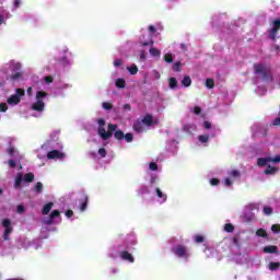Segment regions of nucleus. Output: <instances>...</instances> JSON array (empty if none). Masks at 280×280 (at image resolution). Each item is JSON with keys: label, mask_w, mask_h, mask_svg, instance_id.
I'll use <instances>...</instances> for the list:
<instances>
[{"label": "nucleus", "mask_w": 280, "mask_h": 280, "mask_svg": "<svg viewBox=\"0 0 280 280\" xmlns=\"http://www.w3.org/2000/svg\"><path fill=\"white\" fill-rule=\"evenodd\" d=\"M44 82L45 84H51V82H54V77H44Z\"/></svg>", "instance_id": "3c124183"}, {"label": "nucleus", "mask_w": 280, "mask_h": 280, "mask_svg": "<svg viewBox=\"0 0 280 280\" xmlns=\"http://www.w3.org/2000/svg\"><path fill=\"white\" fill-rule=\"evenodd\" d=\"M280 264L279 262H270L269 264V269L270 270H277L279 268Z\"/></svg>", "instance_id": "49530a36"}, {"label": "nucleus", "mask_w": 280, "mask_h": 280, "mask_svg": "<svg viewBox=\"0 0 280 280\" xmlns=\"http://www.w3.org/2000/svg\"><path fill=\"white\" fill-rule=\"evenodd\" d=\"M102 106H103L104 110H110V109H113V104H110V103H108V102H104V103L102 104Z\"/></svg>", "instance_id": "c03bdc74"}, {"label": "nucleus", "mask_w": 280, "mask_h": 280, "mask_svg": "<svg viewBox=\"0 0 280 280\" xmlns=\"http://www.w3.org/2000/svg\"><path fill=\"white\" fill-rule=\"evenodd\" d=\"M215 138V132L210 131V133H201L197 137L198 148H209L211 139Z\"/></svg>", "instance_id": "4468645a"}, {"label": "nucleus", "mask_w": 280, "mask_h": 280, "mask_svg": "<svg viewBox=\"0 0 280 280\" xmlns=\"http://www.w3.org/2000/svg\"><path fill=\"white\" fill-rule=\"evenodd\" d=\"M33 91H34V90H33L32 88H28V89H27L26 93H27L28 97H32Z\"/></svg>", "instance_id": "338daca9"}, {"label": "nucleus", "mask_w": 280, "mask_h": 280, "mask_svg": "<svg viewBox=\"0 0 280 280\" xmlns=\"http://www.w3.org/2000/svg\"><path fill=\"white\" fill-rule=\"evenodd\" d=\"M240 178V171L232 170L228 172V177L223 179V185L225 187H232L234 180H237Z\"/></svg>", "instance_id": "dca6fc26"}, {"label": "nucleus", "mask_w": 280, "mask_h": 280, "mask_svg": "<svg viewBox=\"0 0 280 280\" xmlns=\"http://www.w3.org/2000/svg\"><path fill=\"white\" fill-rule=\"evenodd\" d=\"M140 121L144 124L147 128H150V126H154V124H156L154 117H152L150 114H147Z\"/></svg>", "instance_id": "412c9836"}, {"label": "nucleus", "mask_w": 280, "mask_h": 280, "mask_svg": "<svg viewBox=\"0 0 280 280\" xmlns=\"http://www.w3.org/2000/svg\"><path fill=\"white\" fill-rule=\"evenodd\" d=\"M194 240L196 244H202V242H205V237L202 235H195Z\"/></svg>", "instance_id": "58836bf2"}, {"label": "nucleus", "mask_w": 280, "mask_h": 280, "mask_svg": "<svg viewBox=\"0 0 280 280\" xmlns=\"http://www.w3.org/2000/svg\"><path fill=\"white\" fill-rule=\"evenodd\" d=\"M19 8H21V0H13L12 11L14 12L15 10H19Z\"/></svg>", "instance_id": "37998d69"}, {"label": "nucleus", "mask_w": 280, "mask_h": 280, "mask_svg": "<svg viewBox=\"0 0 280 280\" xmlns=\"http://www.w3.org/2000/svg\"><path fill=\"white\" fill-rule=\"evenodd\" d=\"M271 231L272 233H280V224H273Z\"/></svg>", "instance_id": "09e8293b"}, {"label": "nucleus", "mask_w": 280, "mask_h": 280, "mask_svg": "<svg viewBox=\"0 0 280 280\" xmlns=\"http://www.w3.org/2000/svg\"><path fill=\"white\" fill-rule=\"evenodd\" d=\"M174 257L183 261L184 264H187L189 259H191V249L187 247V245L183 244H176L171 249Z\"/></svg>", "instance_id": "1a4fd4ad"}, {"label": "nucleus", "mask_w": 280, "mask_h": 280, "mask_svg": "<svg viewBox=\"0 0 280 280\" xmlns=\"http://www.w3.org/2000/svg\"><path fill=\"white\" fill-rule=\"evenodd\" d=\"M61 54H63V56H67V54H69V48L67 46H65L62 49H61Z\"/></svg>", "instance_id": "e2e57ef3"}, {"label": "nucleus", "mask_w": 280, "mask_h": 280, "mask_svg": "<svg viewBox=\"0 0 280 280\" xmlns=\"http://www.w3.org/2000/svg\"><path fill=\"white\" fill-rule=\"evenodd\" d=\"M168 84H170V89H175L178 84V81L176 80V78H171L168 80Z\"/></svg>", "instance_id": "72a5a7b5"}, {"label": "nucleus", "mask_w": 280, "mask_h": 280, "mask_svg": "<svg viewBox=\"0 0 280 280\" xmlns=\"http://www.w3.org/2000/svg\"><path fill=\"white\" fill-rule=\"evenodd\" d=\"M265 215H272V209L268 206H265L262 209Z\"/></svg>", "instance_id": "79ce46f5"}, {"label": "nucleus", "mask_w": 280, "mask_h": 280, "mask_svg": "<svg viewBox=\"0 0 280 280\" xmlns=\"http://www.w3.org/2000/svg\"><path fill=\"white\" fill-rule=\"evenodd\" d=\"M90 154L94 161H100V159H104L106 156V149L101 148L97 153L91 152Z\"/></svg>", "instance_id": "4be33fe9"}, {"label": "nucleus", "mask_w": 280, "mask_h": 280, "mask_svg": "<svg viewBox=\"0 0 280 280\" xmlns=\"http://www.w3.org/2000/svg\"><path fill=\"white\" fill-rule=\"evenodd\" d=\"M223 229L225 233H233V231H235V226H233L231 223L225 224Z\"/></svg>", "instance_id": "2f4dec72"}, {"label": "nucleus", "mask_w": 280, "mask_h": 280, "mask_svg": "<svg viewBox=\"0 0 280 280\" xmlns=\"http://www.w3.org/2000/svg\"><path fill=\"white\" fill-rule=\"evenodd\" d=\"M278 248L277 246H266L264 248V253H277Z\"/></svg>", "instance_id": "473e14b6"}, {"label": "nucleus", "mask_w": 280, "mask_h": 280, "mask_svg": "<svg viewBox=\"0 0 280 280\" xmlns=\"http://www.w3.org/2000/svg\"><path fill=\"white\" fill-rule=\"evenodd\" d=\"M147 128L148 127L141 120H137L133 124V130L138 133L145 132Z\"/></svg>", "instance_id": "5701e85b"}, {"label": "nucleus", "mask_w": 280, "mask_h": 280, "mask_svg": "<svg viewBox=\"0 0 280 280\" xmlns=\"http://www.w3.org/2000/svg\"><path fill=\"white\" fill-rule=\"evenodd\" d=\"M149 170H151V172H156V170H159V164H156V162H151L149 164Z\"/></svg>", "instance_id": "4c0bfd02"}, {"label": "nucleus", "mask_w": 280, "mask_h": 280, "mask_svg": "<svg viewBox=\"0 0 280 280\" xmlns=\"http://www.w3.org/2000/svg\"><path fill=\"white\" fill-rule=\"evenodd\" d=\"M122 65H124V60H121V59L114 60V67H121Z\"/></svg>", "instance_id": "5fc2aeb1"}, {"label": "nucleus", "mask_w": 280, "mask_h": 280, "mask_svg": "<svg viewBox=\"0 0 280 280\" xmlns=\"http://www.w3.org/2000/svg\"><path fill=\"white\" fill-rule=\"evenodd\" d=\"M110 272H112V275H117V272H119V269L113 268Z\"/></svg>", "instance_id": "774afa93"}, {"label": "nucleus", "mask_w": 280, "mask_h": 280, "mask_svg": "<svg viewBox=\"0 0 280 280\" xmlns=\"http://www.w3.org/2000/svg\"><path fill=\"white\" fill-rule=\"evenodd\" d=\"M23 63L18 60H10L0 68V93L5 95L10 93L16 83L23 80Z\"/></svg>", "instance_id": "f257e3e1"}, {"label": "nucleus", "mask_w": 280, "mask_h": 280, "mask_svg": "<svg viewBox=\"0 0 280 280\" xmlns=\"http://www.w3.org/2000/svg\"><path fill=\"white\" fill-rule=\"evenodd\" d=\"M206 86H207V89H213V86H215V83L213 82L212 79H207Z\"/></svg>", "instance_id": "e433bc0d"}, {"label": "nucleus", "mask_w": 280, "mask_h": 280, "mask_svg": "<svg viewBox=\"0 0 280 280\" xmlns=\"http://www.w3.org/2000/svg\"><path fill=\"white\" fill-rule=\"evenodd\" d=\"M145 180H148V183H149V186H147V187H154V185H156L159 183V175L152 174V175H150L149 179L147 177Z\"/></svg>", "instance_id": "b1692460"}, {"label": "nucleus", "mask_w": 280, "mask_h": 280, "mask_svg": "<svg viewBox=\"0 0 280 280\" xmlns=\"http://www.w3.org/2000/svg\"><path fill=\"white\" fill-rule=\"evenodd\" d=\"M215 253V250H213L212 248H206L205 254L207 255V257H213V254Z\"/></svg>", "instance_id": "a18cd8bd"}, {"label": "nucleus", "mask_w": 280, "mask_h": 280, "mask_svg": "<svg viewBox=\"0 0 280 280\" xmlns=\"http://www.w3.org/2000/svg\"><path fill=\"white\" fill-rule=\"evenodd\" d=\"M201 110L202 109L200 107H198V106L194 107V114L195 115H200Z\"/></svg>", "instance_id": "680f3d73"}, {"label": "nucleus", "mask_w": 280, "mask_h": 280, "mask_svg": "<svg viewBox=\"0 0 280 280\" xmlns=\"http://www.w3.org/2000/svg\"><path fill=\"white\" fill-rule=\"evenodd\" d=\"M65 215L68 220H73V210L66 211Z\"/></svg>", "instance_id": "8fccbe9b"}, {"label": "nucleus", "mask_w": 280, "mask_h": 280, "mask_svg": "<svg viewBox=\"0 0 280 280\" xmlns=\"http://www.w3.org/2000/svg\"><path fill=\"white\" fill-rule=\"evenodd\" d=\"M43 222L46 224V226H51V224H60L62 222V219L60 218V211L52 210L49 217L45 218Z\"/></svg>", "instance_id": "2eb2a0df"}, {"label": "nucleus", "mask_w": 280, "mask_h": 280, "mask_svg": "<svg viewBox=\"0 0 280 280\" xmlns=\"http://www.w3.org/2000/svg\"><path fill=\"white\" fill-rule=\"evenodd\" d=\"M56 143L54 140H47L38 150H37V159H47L49 160H58V159H65V153L60 152L59 150H56Z\"/></svg>", "instance_id": "7ed1b4c3"}, {"label": "nucleus", "mask_w": 280, "mask_h": 280, "mask_svg": "<svg viewBox=\"0 0 280 280\" xmlns=\"http://www.w3.org/2000/svg\"><path fill=\"white\" fill-rule=\"evenodd\" d=\"M127 71L130 73V75H137V73H139V68L137 65L132 63L131 66L127 67Z\"/></svg>", "instance_id": "bb28decb"}, {"label": "nucleus", "mask_w": 280, "mask_h": 280, "mask_svg": "<svg viewBox=\"0 0 280 280\" xmlns=\"http://www.w3.org/2000/svg\"><path fill=\"white\" fill-rule=\"evenodd\" d=\"M186 130H188V132H191V130H196V126L191 125V127L189 128V125H187Z\"/></svg>", "instance_id": "69168bd1"}, {"label": "nucleus", "mask_w": 280, "mask_h": 280, "mask_svg": "<svg viewBox=\"0 0 280 280\" xmlns=\"http://www.w3.org/2000/svg\"><path fill=\"white\" fill-rule=\"evenodd\" d=\"M256 93L258 95H266V88L258 85V89L256 90Z\"/></svg>", "instance_id": "a19ab883"}, {"label": "nucleus", "mask_w": 280, "mask_h": 280, "mask_svg": "<svg viewBox=\"0 0 280 280\" xmlns=\"http://www.w3.org/2000/svg\"><path fill=\"white\" fill-rule=\"evenodd\" d=\"M149 54L152 58H158V59L161 58V50L156 47H151L149 49Z\"/></svg>", "instance_id": "393cba45"}, {"label": "nucleus", "mask_w": 280, "mask_h": 280, "mask_svg": "<svg viewBox=\"0 0 280 280\" xmlns=\"http://www.w3.org/2000/svg\"><path fill=\"white\" fill-rule=\"evenodd\" d=\"M51 209H54V202L46 203L42 210L43 215H47Z\"/></svg>", "instance_id": "a878e982"}, {"label": "nucleus", "mask_w": 280, "mask_h": 280, "mask_svg": "<svg viewBox=\"0 0 280 280\" xmlns=\"http://www.w3.org/2000/svg\"><path fill=\"white\" fill-rule=\"evenodd\" d=\"M122 108H124V110H127V112L131 110L130 104H125Z\"/></svg>", "instance_id": "0e129e2a"}, {"label": "nucleus", "mask_w": 280, "mask_h": 280, "mask_svg": "<svg viewBox=\"0 0 280 280\" xmlns=\"http://www.w3.org/2000/svg\"><path fill=\"white\" fill-rule=\"evenodd\" d=\"M182 84H183V86H191V78H189V77H184V79L182 80Z\"/></svg>", "instance_id": "c756f323"}, {"label": "nucleus", "mask_w": 280, "mask_h": 280, "mask_svg": "<svg viewBox=\"0 0 280 280\" xmlns=\"http://www.w3.org/2000/svg\"><path fill=\"white\" fill-rule=\"evenodd\" d=\"M127 250H132V246H137V236L135 234H129L124 242V245H120Z\"/></svg>", "instance_id": "a211bd4d"}, {"label": "nucleus", "mask_w": 280, "mask_h": 280, "mask_svg": "<svg viewBox=\"0 0 280 280\" xmlns=\"http://www.w3.org/2000/svg\"><path fill=\"white\" fill-rule=\"evenodd\" d=\"M148 31L150 32V34H152L153 36H159V33L156 32V27H154L153 25H150L148 27Z\"/></svg>", "instance_id": "ea45409f"}, {"label": "nucleus", "mask_w": 280, "mask_h": 280, "mask_svg": "<svg viewBox=\"0 0 280 280\" xmlns=\"http://www.w3.org/2000/svg\"><path fill=\"white\" fill-rule=\"evenodd\" d=\"M115 84L117 89H126V79L118 78L116 79Z\"/></svg>", "instance_id": "cd10ccee"}, {"label": "nucleus", "mask_w": 280, "mask_h": 280, "mask_svg": "<svg viewBox=\"0 0 280 280\" xmlns=\"http://www.w3.org/2000/svg\"><path fill=\"white\" fill-rule=\"evenodd\" d=\"M257 213H259V206L257 203H249L244 211L245 222H254V220H257Z\"/></svg>", "instance_id": "9b49d317"}, {"label": "nucleus", "mask_w": 280, "mask_h": 280, "mask_svg": "<svg viewBox=\"0 0 280 280\" xmlns=\"http://www.w3.org/2000/svg\"><path fill=\"white\" fill-rule=\"evenodd\" d=\"M210 185H212V187H217V185H220V179L211 178L210 179Z\"/></svg>", "instance_id": "864d4df0"}, {"label": "nucleus", "mask_w": 280, "mask_h": 280, "mask_svg": "<svg viewBox=\"0 0 280 280\" xmlns=\"http://www.w3.org/2000/svg\"><path fill=\"white\" fill-rule=\"evenodd\" d=\"M173 69H174V71H180V62H175L173 65Z\"/></svg>", "instance_id": "13d9d810"}, {"label": "nucleus", "mask_w": 280, "mask_h": 280, "mask_svg": "<svg viewBox=\"0 0 280 280\" xmlns=\"http://www.w3.org/2000/svg\"><path fill=\"white\" fill-rule=\"evenodd\" d=\"M277 163H280V155H277L275 158H270V156L259 158L257 161L258 167H266L264 173L267 176H275V174L279 172V168L275 166L277 165Z\"/></svg>", "instance_id": "39448f33"}, {"label": "nucleus", "mask_w": 280, "mask_h": 280, "mask_svg": "<svg viewBox=\"0 0 280 280\" xmlns=\"http://www.w3.org/2000/svg\"><path fill=\"white\" fill-rule=\"evenodd\" d=\"M152 77H153V80H160L161 79V73L156 70H153L152 71Z\"/></svg>", "instance_id": "de8ad7c7"}, {"label": "nucleus", "mask_w": 280, "mask_h": 280, "mask_svg": "<svg viewBox=\"0 0 280 280\" xmlns=\"http://www.w3.org/2000/svg\"><path fill=\"white\" fill-rule=\"evenodd\" d=\"M203 128H205L206 130H213V126H212L211 122H209V121H205V122H203Z\"/></svg>", "instance_id": "603ef678"}, {"label": "nucleus", "mask_w": 280, "mask_h": 280, "mask_svg": "<svg viewBox=\"0 0 280 280\" xmlns=\"http://www.w3.org/2000/svg\"><path fill=\"white\" fill-rule=\"evenodd\" d=\"M34 191H35L36 194H42V192H43V183L37 182V183L35 184Z\"/></svg>", "instance_id": "7c9ffc66"}, {"label": "nucleus", "mask_w": 280, "mask_h": 280, "mask_svg": "<svg viewBox=\"0 0 280 280\" xmlns=\"http://www.w3.org/2000/svg\"><path fill=\"white\" fill-rule=\"evenodd\" d=\"M149 45H154V40L152 38H150L149 40L147 42H142V46L143 47H148Z\"/></svg>", "instance_id": "6e6d98bb"}, {"label": "nucleus", "mask_w": 280, "mask_h": 280, "mask_svg": "<svg viewBox=\"0 0 280 280\" xmlns=\"http://www.w3.org/2000/svg\"><path fill=\"white\" fill-rule=\"evenodd\" d=\"M257 237H268V233H266V230L259 229L256 232Z\"/></svg>", "instance_id": "f704fd0d"}, {"label": "nucleus", "mask_w": 280, "mask_h": 280, "mask_svg": "<svg viewBox=\"0 0 280 280\" xmlns=\"http://www.w3.org/2000/svg\"><path fill=\"white\" fill-rule=\"evenodd\" d=\"M32 182H34V175L32 173H27L25 175L18 173L14 180V189H21V185H23V183Z\"/></svg>", "instance_id": "ddd939ff"}, {"label": "nucleus", "mask_w": 280, "mask_h": 280, "mask_svg": "<svg viewBox=\"0 0 280 280\" xmlns=\"http://www.w3.org/2000/svg\"><path fill=\"white\" fill-rule=\"evenodd\" d=\"M8 153L10 156H12V160L8 161V165L11 167H16V163H18L19 170H22L23 166L20 164V162H21V159H23V155H20L19 151H16L13 147H11L8 150Z\"/></svg>", "instance_id": "f8f14e48"}, {"label": "nucleus", "mask_w": 280, "mask_h": 280, "mask_svg": "<svg viewBox=\"0 0 280 280\" xmlns=\"http://www.w3.org/2000/svg\"><path fill=\"white\" fill-rule=\"evenodd\" d=\"M47 94L43 90H39L36 92L34 98L31 101V110H34L35 113H38V115H33V117H40L43 113L45 112V100H47Z\"/></svg>", "instance_id": "423d86ee"}, {"label": "nucleus", "mask_w": 280, "mask_h": 280, "mask_svg": "<svg viewBox=\"0 0 280 280\" xmlns=\"http://www.w3.org/2000/svg\"><path fill=\"white\" fill-rule=\"evenodd\" d=\"M254 71L257 77V84H259V80L261 82H270L272 80V72H270V67L264 63L254 65Z\"/></svg>", "instance_id": "9d476101"}, {"label": "nucleus", "mask_w": 280, "mask_h": 280, "mask_svg": "<svg viewBox=\"0 0 280 280\" xmlns=\"http://www.w3.org/2000/svg\"><path fill=\"white\" fill-rule=\"evenodd\" d=\"M138 194L139 196H151L153 202H158V205H165V202H167V194L163 192L159 187L142 185L138 189Z\"/></svg>", "instance_id": "20e7f679"}, {"label": "nucleus", "mask_w": 280, "mask_h": 280, "mask_svg": "<svg viewBox=\"0 0 280 280\" xmlns=\"http://www.w3.org/2000/svg\"><path fill=\"white\" fill-rule=\"evenodd\" d=\"M271 125L273 126H280V117H277L272 120Z\"/></svg>", "instance_id": "bf43d9fd"}, {"label": "nucleus", "mask_w": 280, "mask_h": 280, "mask_svg": "<svg viewBox=\"0 0 280 280\" xmlns=\"http://www.w3.org/2000/svg\"><path fill=\"white\" fill-rule=\"evenodd\" d=\"M24 211H25V207H23L22 205L18 206L16 208L18 213H23Z\"/></svg>", "instance_id": "052dcab7"}, {"label": "nucleus", "mask_w": 280, "mask_h": 280, "mask_svg": "<svg viewBox=\"0 0 280 280\" xmlns=\"http://www.w3.org/2000/svg\"><path fill=\"white\" fill-rule=\"evenodd\" d=\"M164 60L168 63H172V62H174V56L172 54L167 52L164 55Z\"/></svg>", "instance_id": "c9c22d12"}, {"label": "nucleus", "mask_w": 280, "mask_h": 280, "mask_svg": "<svg viewBox=\"0 0 280 280\" xmlns=\"http://www.w3.org/2000/svg\"><path fill=\"white\" fill-rule=\"evenodd\" d=\"M2 226L4 229L3 240L5 242H9L10 235H12V231H14V228L12 226V221L10 219H3Z\"/></svg>", "instance_id": "f3484780"}, {"label": "nucleus", "mask_w": 280, "mask_h": 280, "mask_svg": "<svg viewBox=\"0 0 280 280\" xmlns=\"http://www.w3.org/2000/svg\"><path fill=\"white\" fill-rule=\"evenodd\" d=\"M97 124H98V135L100 137H102V139H105V140L110 139V137H113V132L117 141H121V139H125L127 143H132L135 139L132 133L124 135V131L117 130V125L109 124L108 131H106V129L104 128V126L106 125V121L102 118L97 120Z\"/></svg>", "instance_id": "f03ea898"}, {"label": "nucleus", "mask_w": 280, "mask_h": 280, "mask_svg": "<svg viewBox=\"0 0 280 280\" xmlns=\"http://www.w3.org/2000/svg\"><path fill=\"white\" fill-rule=\"evenodd\" d=\"M61 63L63 65V67H71V65H73V60L67 56H63L61 58Z\"/></svg>", "instance_id": "c85d7f7f"}, {"label": "nucleus", "mask_w": 280, "mask_h": 280, "mask_svg": "<svg viewBox=\"0 0 280 280\" xmlns=\"http://www.w3.org/2000/svg\"><path fill=\"white\" fill-rule=\"evenodd\" d=\"M25 97V90L22 88L15 89V92L7 98V103H0V113H7L8 106L14 107L21 104V100Z\"/></svg>", "instance_id": "0eeeda50"}, {"label": "nucleus", "mask_w": 280, "mask_h": 280, "mask_svg": "<svg viewBox=\"0 0 280 280\" xmlns=\"http://www.w3.org/2000/svg\"><path fill=\"white\" fill-rule=\"evenodd\" d=\"M88 207H89V195L82 192L79 197V211H81V213H84Z\"/></svg>", "instance_id": "6ab92c4d"}, {"label": "nucleus", "mask_w": 280, "mask_h": 280, "mask_svg": "<svg viewBox=\"0 0 280 280\" xmlns=\"http://www.w3.org/2000/svg\"><path fill=\"white\" fill-rule=\"evenodd\" d=\"M129 250L130 249H127L121 245H117L109 250L108 256L112 257V259H117V257H120V259L128 261V264H135V257Z\"/></svg>", "instance_id": "6e6552de"}, {"label": "nucleus", "mask_w": 280, "mask_h": 280, "mask_svg": "<svg viewBox=\"0 0 280 280\" xmlns=\"http://www.w3.org/2000/svg\"><path fill=\"white\" fill-rule=\"evenodd\" d=\"M279 30H280V20H275L269 31V37L271 38V40H275L277 38V32H279Z\"/></svg>", "instance_id": "aec40b11"}, {"label": "nucleus", "mask_w": 280, "mask_h": 280, "mask_svg": "<svg viewBox=\"0 0 280 280\" xmlns=\"http://www.w3.org/2000/svg\"><path fill=\"white\" fill-rule=\"evenodd\" d=\"M139 58H140V60H141V62H145V60H147L145 52L140 51Z\"/></svg>", "instance_id": "4d7b16f0"}]
</instances>
